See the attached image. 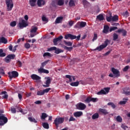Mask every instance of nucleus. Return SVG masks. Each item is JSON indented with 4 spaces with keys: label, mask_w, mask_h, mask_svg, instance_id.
Returning a JSON list of instances; mask_svg holds the SVG:
<instances>
[{
    "label": "nucleus",
    "mask_w": 130,
    "mask_h": 130,
    "mask_svg": "<svg viewBox=\"0 0 130 130\" xmlns=\"http://www.w3.org/2000/svg\"><path fill=\"white\" fill-rule=\"evenodd\" d=\"M109 43H110V41L108 39H106V41H105L104 44L98 46L95 49L93 50V51H96V50L101 51V50H103L104 48H106V47H107V45H108V44Z\"/></svg>",
    "instance_id": "obj_1"
},
{
    "label": "nucleus",
    "mask_w": 130,
    "mask_h": 130,
    "mask_svg": "<svg viewBox=\"0 0 130 130\" xmlns=\"http://www.w3.org/2000/svg\"><path fill=\"white\" fill-rule=\"evenodd\" d=\"M80 38H81V35H78L77 37L71 34H68L64 36V39L66 40L71 39V40H74V39H76L77 41H79Z\"/></svg>",
    "instance_id": "obj_2"
},
{
    "label": "nucleus",
    "mask_w": 130,
    "mask_h": 130,
    "mask_svg": "<svg viewBox=\"0 0 130 130\" xmlns=\"http://www.w3.org/2000/svg\"><path fill=\"white\" fill-rule=\"evenodd\" d=\"M5 3L7 7V11H12L13 8H14V3L13 2V0H5Z\"/></svg>",
    "instance_id": "obj_3"
},
{
    "label": "nucleus",
    "mask_w": 130,
    "mask_h": 130,
    "mask_svg": "<svg viewBox=\"0 0 130 130\" xmlns=\"http://www.w3.org/2000/svg\"><path fill=\"white\" fill-rule=\"evenodd\" d=\"M87 26V22L84 21H79L74 26L75 29H81V28H84Z\"/></svg>",
    "instance_id": "obj_4"
},
{
    "label": "nucleus",
    "mask_w": 130,
    "mask_h": 130,
    "mask_svg": "<svg viewBox=\"0 0 130 130\" xmlns=\"http://www.w3.org/2000/svg\"><path fill=\"white\" fill-rule=\"evenodd\" d=\"M64 121V118L62 117L56 118L54 121V124L56 125V127H58L59 124H61Z\"/></svg>",
    "instance_id": "obj_5"
},
{
    "label": "nucleus",
    "mask_w": 130,
    "mask_h": 130,
    "mask_svg": "<svg viewBox=\"0 0 130 130\" xmlns=\"http://www.w3.org/2000/svg\"><path fill=\"white\" fill-rule=\"evenodd\" d=\"M9 78L12 80L13 78L15 79L19 76V73L17 71L9 72L8 73Z\"/></svg>",
    "instance_id": "obj_6"
},
{
    "label": "nucleus",
    "mask_w": 130,
    "mask_h": 130,
    "mask_svg": "<svg viewBox=\"0 0 130 130\" xmlns=\"http://www.w3.org/2000/svg\"><path fill=\"white\" fill-rule=\"evenodd\" d=\"M8 122V118L5 116L4 115H0V126L6 124Z\"/></svg>",
    "instance_id": "obj_7"
},
{
    "label": "nucleus",
    "mask_w": 130,
    "mask_h": 130,
    "mask_svg": "<svg viewBox=\"0 0 130 130\" xmlns=\"http://www.w3.org/2000/svg\"><path fill=\"white\" fill-rule=\"evenodd\" d=\"M109 90H110V88L106 87L104 89H101L97 94L98 95H106L107 93H109Z\"/></svg>",
    "instance_id": "obj_8"
},
{
    "label": "nucleus",
    "mask_w": 130,
    "mask_h": 130,
    "mask_svg": "<svg viewBox=\"0 0 130 130\" xmlns=\"http://www.w3.org/2000/svg\"><path fill=\"white\" fill-rule=\"evenodd\" d=\"M37 30H38V27L37 26H32V28L30 29V37L31 38L35 37V36H36V32H37Z\"/></svg>",
    "instance_id": "obj_9"
},
{
    "label": "nucleus",
    "mask_w": 130,
    "mask_h": 130,
    "mask_svg": "<svg viewBox=\"0 0 130 130\" xmlns=\"http://www.w3.org/2000/svg\"><path fill=\"white\" fill-rule=\"evenodd\" d=\"M64 4V1L63 0H54L52 1V5L53 7L55 5H57V6H63Z\"/></svg>",
    "instance_id": "obj_10"
},
{
    "label": "nucleus",
    "mask_w": 130,
    "mask_h": 130,
    "mask_svg": "<svg viewBox=\"0 0 130 130\" xmlns=\"http://www.w3.org/2000/svg\"><path fill=\"white\" fill-rule=\"evenodd\" d=\"M45 79H46L47 80L45 82V84H43V87H44V88H48L49 86H50V83H51V78H50V77H45Z\"/></svg>",
    "instance_id": "obj_11"
},
{
    "label": "nucleus",
    "mask_w": 130,
    "mask_h": 130,
    "mask_svg": "<svg viewBox=\"0 0 130 130\" xmlns=\"http://www.w3.org/2000/svg\"><path fill=\"white\" fill-rule=\"evenodd\" d=\"M76 107L79 110H84L86 109V105L83 103H79L77 104Z\"/></svg>",
    "instance_id": "obj_12"
},
{
    "label": "nucleus",
    "mask_w": 130,
    "mask_h": 130,
    "mask_svg": "<svg viewBox=\"0 0 130 130\" xmlns=\"http://www.w3.org/2000/svg\"><path fill=\"white\" fill-rule=\"evenodd\" d=\"M84 101L86 103H90V102L95 103V102H97V101H98V99L88 96L86 98V100H85Z\"/></svg>",
    "instance_id": "obj_13"
},
{
    "label": "nucleus",
    "mask_w": 130,
    "mask_h": 130,
    "mask_svg": "<svg viewBox=\"0 0 130 130\" xmlns=\"http://www.w3.org/2000/svg\"><path fill=\"white\" fill-rule=\"evenodd\" d=\"M111 71L113 74L115 75V78H118L120 76V73L117 69H115L114 68L111 69Z\"/></svg>",
    "instance_id": "obj_14"
},
{
    "label": "nucleus",
    "mask_w": 130,
    "mask_h": 130,
    "mask_svg": "<svg viewBox=\"0 0 130 130\" xmlns=\"http://www.w3.org/2000/svg\"><path fill=\"white\" fill-rule=\"evenodd\" d=\"M49 51H51V50H55V53L56 54H59V53H61V52H63V50L59 49L56 48L55 47H52L49 49Z\"/></svg>",
    "instance_id": "obj_15"
},
{
    "label": "nucleus",
    "mask_w": 130,
    "mask_h": 130,
    "mask_svg": "<svg viewBox=\"0 0 130 130\" xmlns=\"http://www.w3.org/2000/svg\"><path fill=\"white\" fill-rule=\"evenodd\" d=\"M19 25L20 28H25V27L28 26V24L24 19H22L21 22L19 23Z\"/></svg>",
    "instance_id": "obj_16"
},
{
    "label": "nucleus",
    "mask_w": 130,
    "mask_h": 130,
    "mask_svg": "<svg viewBox=\"0 0 130 130\" xmlns=\"http://www.w3.org/2000/svg\"><path fill=\"white\" fill-rule=\"evenodd\" d=\"M63 38V37H62V36H60L58 38L56 39H54L53 41L54 43V45H57V42H58V41H60Z\"/></svg>",
    "instance_id": "obj_17"
},
{
    "label": "nucleus",
    "mask_w": 130,
    "mask_h": 130,
    "mask_svg": "<svg viewBox=\"0 0 130 130\" xmlns=\"http://www.w3.org/2000/svg\"><path fill=\"white\" fill-rule=\"evenodd\" d=\"M123 93L127 96L130 95L129 87H125L123 88Z\"/></svg>",
    "instance_id": "obj_18"
},
{
    "label": "nucleus",
    "mask_w": 130,
    "mask_h": 130,
    "mask_svg": "<svg viewBox=\"0 0 130 130\" xmlns=\"http://www.w3.org/2000/svg\"><path fill=\"white\" fill-rule=\"evenodd\" d=\"M38 73L42 74H49V71L46 69H44L43 68H40L38 70Z\"/></svg>",
    "instance_id": "obj_19"
},
{
    "label": "nucleus",
    "mask_w": 130,
    "mask_h": 130,
    "mask_svg": "<svg viewBox=\"0 0 130 130\" xmlns=\"http://www.w3.org/2000/svg\"><path fill=\"white\" fill-rule=\"evenodd\" d=\"M116 32L117 33H122V36H126V34H127V31L124 29H118Z\"/></svg>",
    "instance_id": "obj_20"
},
{
    "label": "nucleus",
    "mask_w": 130,
    "mask_h": 130,
    "mask_svg": "<svg viewBox=\"0 0 130 130\" xmlns=\"http://www.w3.org/2000/svg\"><path fill=\"white\" fill-rule=\"evenodd\" d=\"M99 111L100 113H102V114H103L104 115H107V114L109 113L107 110L102 108L99 109Z\"/></svg>",
    "instance_id": "obj_21"
},
{
    "label": "nucleus",
    "mask_w": 130,
    "mask_h": 130,
    "mask_svg": "<svg viewBox=\"0 0 130 130\" xmlns=\"http://www.w3.org/2000/svg\"><path fill=\"white\" fill-rule=\"evenodd\" d=\"M31 78L32 80H36L37 81H38V80H40L41 79V77L40 76H38V75L36 74H32L31 75Z\"/></svg>",
    "instance_id": "obj_22"
},
{
    "label": "nucleus",
    "mask_w": 130,
    "mask_h": 130,
    "mask_svg": "<svg viewBox=\"0 0 130 130\" xmlns=\"http://www.w3.org/2000/svg\"><path fill=\"white\" fill-rule=\"evenodd\" d=\"M1 43H4V44H7L8 43V40L6 38L2 37L0 38V44Z\"/></svg>",
    "instance_id": "obj_23"
},
{
    "label": "nucleus",
    "mask_w": 130,
    "mask_h": 130,
    "mask_svg": "<svg viewBox=\"0 0 130 130\" xmlns=\"http://www.w3.org/2000/svg\"><path fill=\"white\" fill-rule=\"evenodd\" d=\"M37 5L38 7H41V6H44V5H45V1H44V0H38Z\"/></svg>",
    "instance_id": "obj_24"
},
{
    "label": "nucleus",
    "mask_w": 130,
    "mask_h": 130,
    "mask_svg": "<svg viewBox=\"0 0 130 130\" xmlns=\"http://www.w3.org/2000/svg\"><path fill=\"white\" fill-rule=\"evenodd\" d=\"M63 19V17H61V16L58 17L56 19L55 22L56 24H59L60 23H61V22H62Z\"/></svg>",
    "instance_id": "obj_25"
},
{
    "label": "nucleus",
    "mask_w": 130,
    "mask_h": 130,
    "mask_svg": "<svg viewBox=\"0 0 130 130\" xmlns=\"http://www.w3.org/2000/svg\"><path fill=\"white\" fill-rule=\"evenodd\" d=\"M36 2H37V0H29V4L30 7H35L37 5Z\"/></svg>",
    "instance_id": "obj_26"
},
{
    "label": "nucleus",
    "mask_w": 130,
    "mask_h": 130,
    "mask_svg": "<svg viewBox=\"0 0 130 130\" xmlns=\"http://www.w3.org/2000/svg\"><path fill=\"white\" fill-rule=\"evenodd\" d=\"M82 115H83V112L81 111L76 112L74 113L75 117H80V116H82Z\"/></svg>",
    "instance_id": "obj_27"
},
{
    "label": "nucleus",
    "mask_w": 130,
    "mask_h": 130,
    "mask_svg": "<svg viewBox=\"0 0 130 130\" xmlns=\"http://www.w3.org/2000/svg\"><path fill=\"white\" fill-rule=\"evenodd\" d=\"M109 30V26L106 25L104 26L103 33L105 34H107L108 33V30Z\"/></svg>",
    "instance_id": "obj_28"
},
{
    "label": "nucleus",
    "mask_w": 130,
    "mask_h": 130,
    "mask_svg": "<svg viewBox=\"0 0 130 130\" xmlns=\"http://www.w3.org/2000/svg\"><path fill=\"white\" fill-rule=\"evenodd\" d=\"M7 91H4L1 92V94H0L1 95H4L3 96V98H4V99H8L9 95L7 94Z\"/></svg>",
    "instance_id": "obj_29"
},
{
    "label": "nucleus",
    "mask_w": 130,
    "mask_h": 130,
    "mask_svg": "<svg viewBox=\"0 0 130 130\" xmlns=\"http://www.w3.org/2000/svg\"><path fill=\"white\" fill-rule=\"evenodd\" d=\"M96 19L99 21H103L104 20V16H103V14H100L96 16Z\"/></svg>",
    "instance_id": "obj_30"
},
{
    "label": "nucleus",
    "mask_w": 130,
    "mask_h": 130,
    "mask_svg": "<svg viewBox=\"0 0 130 130\" xmlns=\"http://www.w3.org/2000/svg\"><path fill=\"white\" fill-rule=\"evenodd\" d=\"M49 62V60H45V61L42 62L41 63L40 69H43V68H44L45 67V66H46V64H47V63H48Z\"/></svg>",
    "instance_id": "obj_31"
},
{
    "label": "nucleus",
    "mask_w": 130,
    "mask_h": 130,
    "mask_svg": "<svg viewBox=\"0 0 130 130\" xmlns=\"http://www.w3.org/2000/svg\"><path fill=\"white\" fill-rule=\"evenodd\" d=\"M80 84V82L79 81L75 82H72L70 83L71 86L72 87H78L79 86V84Z\"/></svg>",
    "instance_id": "obj_32"
},
{
    "label": "nucleus",
    "mask_w": 130,
    "mask_h": 130,
    "mask_svg": "<svg viewBox=\"0 0 130 130\" xmlns=\"http://www.w3.org/2000/svg\"><path fill=\"white\" fill-rule=\"evenodd\" d=\"M76 4H75V0H70L69 7H75Z\"/></svg>",
    "instance_id": "obj_33"
},
{
    "label": "nucleus",
    "mask_w": 130,
    "mask_h": 130,
    "mask_svg": "<svg viewBox=\"0 0 130 130\" xmlns=\"http://www.w3.org/2000/svg\"><path fill=\"white\" fill-rule=\"evenodd\" d=\"M92 119H97V118H99V114L98 113H95L92 116Z\"/></svg>",
    "instance_id": "obj_34"
},
{
    "label": "nucleus",
    "mask_w": 130,
    "mask_h": 130,
    "mask_svg": "<svg viewBox=\"0 0 130 130\" xmlns=\"http://www.w3.org/2000/svg\"><path fill=\"white\" fill-rule=\"evenodd\" d=\"M6 56V53H4L3 49H0V57H5Z\"/></svg>",
    "instance_id": "obj_35"
},
{
    "label": "nucleus",
    "mask_w": 130,
    "mask_h": 130,
    "mask_svg": "<svg viewBox=\"0 0 130 130\" xmlns=\"http://www.w3.org/2000/svg\"><path fill=\"white\" fill-rule=\"evenodd\" d=\"M112 21H113V22H116L118 21V16L114 15V16H113L112 17Z\"/></svg>",
    "instance_id": "obj_36"
},
{
    "label": "nucleus",
    "mask_w": 130,
    "mask_h": 130,
    "mask_svg": "<svg viewBox=\"0 0 130 130\" xmlns=\"http://www.w3.org/2000/svg\"><path fill=\"white\" fill-rule=\"evenodd\" d=\"M63 48L66 50H68V51H70V52L72 51V50H73V47H69L66 46H64Z\"/></svg>",
    "instance_id": "obj_37"
},
{
    "label": "nucleus",
    "mask_w": 130,
    "mask_h": 130,
    "mask_svg": "<svg viewBox=\"0 0 130 130\" xmlns=\"http://www.w3.org/2000/svg\"><path fill=\"white\" fill-rule=\"evenodd\" d=\"M63 42H64V44L66 45H67V46H72V45H73V43H72L71 42H67V41L64 40Z\"/></svg>",
    "instance_id": "obj_38"
},
{
    "label": "nucleus",
    "mask_w": 130,
    "mask_h": 130,
    "mask_svg": "<svg viewBox=\"0 0 130 130\" xmlns=\"http://www.w3.org/2000/svg\"><path fill=\"white\" fill-rule=\"evenodd\" d=\"M116 120L118 122H122V118L120 116H117L116 118Z\"/></svg>",
    "instance_id": "obj_39"
},
{
    "label": "nucleus",
    "mask_w": 130,
    "mask_h": 130,
    "mask_svg": "<svg viewBox=\"0 0 130 130\" xmlns=\"http://www.w3.org/2000/svg\"><path fill=\"white\" fill-rule=\"evenodd\" d=\"M44 94V91L43 90H39L37 91V95L38 96H42Z\"/></svg>",
    "instance_id": "obj_40"
},
{
    "label": "nucleus",
    "mask_w": 130,
    "mask_h": 130,
    "mask_svg": "<svg viewBox=\"0 0 130 130\" xmlns=\"http://www.w3.org/2000/svg\"><path fill=\"white\" fill-rule=\"evenodd\" d=\"M28 119L29 120V121H31V122H35V123H37V120H36L35 118L29 117L28 118Z\"/></svg>",
    "instance_id": "obj_41"
},
{
    "label": "nucleus",
    "mask_w": 130,
    "mask_h": 130,
    "mask_svg": "<svg viewBox=\"0 0 130 130\" xmlns=\"http://www.w3.org/2000/svg\"><path fill=\"white\" fill-rule=\"evenodd\" d=\"M113 38L114 41H116L118 39V35L115 33L113 34Z\"/></svg>",
    "instance_id": "obj_42"
},
{
    "label": "nucleus",
    "mask_w": 130,
    "mask_h": 130,
    "mask_svg": "<svg viewBox=\"0 0 130 130\" xmlns=\"http://www.w3.org/2000/svg\"><path fill=\"white\" fill-rule=\"evenodd\" d=\"M43 126L44 128H46L47 129L49 128V124H48V123H43Z\"/></svg>",
    "instance_id": "obj_43"
},
{
    "label": "nucleus",
    "mask_w": 130,
    "mask_h": 130,
    "mask_svg": "<svg viewBox=\"0 0 130 130\" xmlns=\"http://www.w3.org/2000/svg\"><path fill=\"white\" fill-rule=\"evenodd\" d=\"M126 101H127V99H123V101H120V102H119V104L120 105H124V104H125L126 103Z\"/></svg>",
    "instance_id": "obj_44"
},
{
    "label": "nucleus",
    "mask_w": 130,
    "mask_h": 130,
    "mask_svg": "<svg viewBox=\"0 0 130 130\" xmlns=\"http://www.w3.org/2000/svg\"><path fill=\"white\" fill-rule=\"evenodd\" d=\"M82 3L84 7H87L89 4L87 0H83Z\"/></svg>",
    "instance_id": "obj_45"
},
{
    "label": "nucleus",
    "mask_w": 130,
    "mask_h": 130,
    "mask_svg": "<svg viewBox=\"0 0 130 130\" xmlns=\"http://www.w3.org/2000/svg\"><path fill=\"white\" fill-rule=\"evenodd\" d=\"M108 105L109 106H111V107L114 109V108H115V107H116V106H115V105L114 104V103H112V102H109L108 103Z\"/></svg>",
    "instance_id": "obj_46"
},
{
    "label": "nucleus",
    "mask_w": 130,
    "mask_h": 130,
    "mask_svg": "<svg viewBox=\"0 0 130 130\" xmlns=\"http://www.w3.org/2000/svg\"><path fill=\"white\" fill-rule=\"evenodd\" d=\"M7 56L11 59H14L16 57V55L15 54H9Z\"/></svg>",
    "instance_id": "obj_47"
},
{
    "label": "nucleus",
    "mask_w": 130,
    "mask_h": 130,
    "mask_svg": "<svg viewBox=\"0 0 130 130\" xmlns=\"http://www.w3.org/2000/svg\"><path fill=\"white\" fill-rule=\"evenodd\" d=\"M114 30H117V27L116 26H111L109 29L110 32H112Z\"/></svg>",
    "instance_id": "obj_48"
},
{
    "label": "nucleus",
    "mask_w": 130,
    "mask_h": 130,
    "mask_svg": "<svg viewBox=\"0 0 130 130\" xmlns=\"http://www.w3.org/2000/svg\"><path fill=\"white\" fill-rule=\"evenodd\" d=\"M46 117H47V115L46 114V113H43L42 114V116H41L42 119H45V118H46Z\"/></svg>",
    "instance_id": "obj_49"
},
{
    "label": "nucleus",
    "mask_w": 130,
    "mask_h": 130,
    "mask_svg": "<svg viewBox=\"0 0 130 130\" xmlns=\"http://www.w3.org/2000/svg\"><path fill=\"white\" fill-rule=\"evenodd\" d=\"M24 47H25V48H26V49H29V48H30V47H31V46L30 45V44H29L28 43H26L24 44Z\"/></svg>",
    "instance_id": "obj_50"
},
{
    "label": "nucleus",
    "mask_w": 130,
    "mask_h": 130,
    "mask_svg": "<svg viewBox=\"0 0 130 130\" xmlns=\"http://www.w3.org/2000/svg\"><path fill=\"white\" fill-rule=\"evenodd\" d=\"M50 90H51V88H48L44 89V93L45 94V93H48L50 91Z\"/></svg>",
    "instance_id": "obj_51"
},
{
    "label": "nucleus",
    "mask_w": 130,
    "mask_h": 130,
    "mask_svg": "<svg viewBox=\"0 0 130 130\" xmlns=\"http://www.w3.org/2000/svg\"><path fill=\"white\" fill-rule=\"evenodd\" d=\"M98 35L96 34H94L93 38L92 39V42H94L95 40H97Z\"/></svg>",
    "instance_id": "obj_52"
},
{
    "label": "nucleus",
    "mask_w": 130,
    "mask_h": 130,
    "mask_svg": "<svg viewBox=\"0 0 130 130\" xmlns=\"http://www.w3.org/2000/svg\"><path fill=\"white\" fill-rule=\"evenodd\" d=\"M0 75H5V71L3 67L0 68Z\"/></svg>",
    "instance_id": "obj_53"
},
{
    "label": "nucleus",
    "mask_w": 130,
    "mask_h": 130,
    "mask_svg": "<svg viewBox=\"0 0 130 130\" xmlns=\"http://www.w3.org/2000/svg\"><path fill=\"white\" fill-rule=\"evenodd\" d=\"M43 56L44 57H45V56L51 57V54H50V53L49 52H46L43 54Z\"/></svg>",
    "instance_id": "obj_54"
},
{
    "label": "nucleus",
    "mask_w": 130,
    "mask_h": 130,
    "mask_svg": "<svg viewBox=\"0 0 130 130\" xmlns=\"http://www.w3.org/2000/svg\"><path fill=\"white\" fill-rule=\"evenodd\" d=\"M17 25V22L16 21H12L10 23V26L11 27H15Z\"/></svg>",
    "instance_id": "obj_55"
},
{
    "label": "nucleus",
    "mask_w": 130,
    "mask_h": 130,
    "mask_svg": "<svg viewBox=\"0 0 130 130\" xmlns=\"http://www.w3.org/2000/svg\"><path fill=\"white\" fill-rule=\"evenodd\" d=\"M16 64L19 68H22V62H21L20 60L17 61Z\"/></svg>",
    "instance_id": "obj_56"
},
{
    "label": "nucleus",
    "mask_w": 130,
    "mask_h": 130,
    "mask_svg": "<svg viewBox=\"0 0 130 130\" xmlns=\"http://www.w3.org/2000/svg\"><path fill=\"white\" fill-rule=\"evenodd\" d=\"M10 61H11L10 59L9 58L8 56H7L5 58V62H7V63H9V62H10Z\"/></svg>",
    "instance_id": "obj_57"
},
{
    "label": "nucleus",
    "mask_w": 130,
    "mask_h": 130,
    "mask_svg": "<svg viewBox=\"0 0 130 130\" xmlns=\"http://www.w3.org/2000/svg\"><path fill=\"white\" fill-rule=\"evenodd\" d=\"M112 16H109L106 18V20L108 22H111L112 21Z\"/></svg>",
    "instance_id": "obj_58"
},
{
    "label": "nucleus",
    "mask_w": 130,
    "mask_h": 130,
    "mask_svg": "<svg viewBox=\"0 0 130 130\" xmlns=\"http://www.w3.org/2000/svg\"><path fill=\"white\" fill-rule=\"evenodd\" d=\"M128 69H129V66H126L124 68V69H123V72H127Z\"/></svg>",
    "instance_id": "obj_59"
},
{
    "label": "nucleus",
    "mask_w": 130,
    "mask_h": 130,
    "mask_svg": "<svg viewBox=\"0 0 130 130\" xmlns=\"http://www.w3.org/2000/svg\"><path fill=\"white\" fill-rule=\"evenodd\" d=\"M42 20L44 22H47V21H48L47 18L45 16H43L42 17Z\"/></svg>",
    "instance_id": "obj_60"
},
{
    "label": "nucleus",
    "mask_w": 130,
    "mask_h": 130,
    "mask_svg": "<svg viewBox=\"0 0 130 130\" xmlns=\"http://www.w3.org/2000/svg\"><path fill=\"white\" fill-rule=\"evenodd\" d=\"M16 109L15 108H11V112L12 113H16Z\"/></svg>",
    "instance_id": "obj_61"
},
{
    "label": "nucleus",
    "mask_w": 130,
    "mask_h": 130,
    "mask_svg": "<svg viewBox=\"0 0 130 130\" xmlns=\"http://www.w3.org/2000/svg\"><path fill=\"white\" fill-rule=\"evenodd\" d=\"M69 26L72 27V26H73L74 25V21H69Z\"/></svg>",
    "instance_id": "obj_62"
},
{
    "label": "nucleus",
    "mask_w": 130,
    "mask_h": 130,
    "mask_svg": "<svg viewBox=\"0 0 130 130\" xmlns=\"http://www.w3.org/2000/svg\"><path fill=\"white\" fill-rule=\"evenodd\" d=\"M121 127H122V128H123V129H126V128H127V126H125L124 125V124H122Z\"/></svg>",
    "instance_id": "obj_63"
},
{
    "label": "nucleus",
    "mask_w": 130,
    "mask_h": 130,
    "mask_svg": "<svg viewBox=\"0 0 130 130\" xmlns=\"http://www.w3.org/2000/svg\"><path fill=\"white\" fill-rule=\"evenodd\" d=\"M75 120H76V119L73 117H71L69 119V121H75Z\"/></svg>",
    "instance_id": "obj_64"
}]
</instances>
